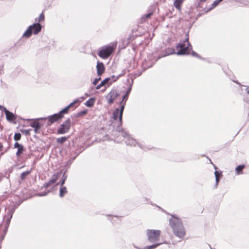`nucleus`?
I'll return each mask as SVG.
<instances>
[{
  "mask_svg": "<svg viewBox=\"0 0 249 249\" xmlns=\"http://www.w3.org/2000/svg\"><path fill=\"white\" fill-rule=\"evenodd\" d=\"M96 68L98 76L101 75L104 72L105 67L103 63L98 61L97 63Z\"/></svg>",
  "mask_w": 249,
  "mask_h": 249,
  "instance_id": "obj_11",
  "label": "nucleus"
},
{
  "mask_svg": "<svg viewBox=\"0 0 249 249\" xmlns=\"http://www.w3.org/2000/svg\"><path fill=\"white\" fill-rule=\"evenodd\" d=\"M12 217V214L10 215V218H11Z\"/></svg>",
  "mask_w": 249,
  "mask_h": 249,
  "instance_id": "obj_46",
  "label": "nucleus"
},
{
  "mask_svg": "<svg viewBox=\"0 0 249 249\" xmlns=\"http://www.w3.org/2000/svg\"><path fill=\"white\" fill-rule=\"evenodd\" d=\"M125 104L121 105L120 108H116L113 111L112 113L111 119L113 121L112 122L113 127L116 126L117 128L116 131L120 132L122 125V116Z\"/></svg>",
  "mask_w": 249,
  "mask_h": 249,
  "instance_id": "obj_1",
  "label": "nucleus"
},
{
  "mask_svg": "<svg viewBox=\"0 0 249 249\" xmlns=\"http://www.w3.org/2000/svg\"><path fill=\"white\" fill-rule=\"evenodd\" d=\"M169 224L176 236L179 238L184 237L185 233V230L180 219L174 215H172L169 220Z\"/></svg>",
  "mask_w": 249,
  "mask_h": 249,
  "instance_id": "obj_2",
  "label": "nucleus"
},
{
  "mask_svg": "<svg viewBox=\"0 0 249 249\" xmlns=\"http://www.w3.org/2000/svg\"><path fill=\"white\" fill-rule=\"evenodd\" d=\"M65 179H66V178H64L63 179V180L62 181L61 183L62 186L64 184L65 181Z\"/></svg>",
  "mask_w": 249,
  "mask_h": 249,
  "instance_id": "obj_44",
  "label": "nucleus"
},
{
  "mask_svg": "<svg viewBox=\"0 0 249 249\" xmlns=\"http://www.w3.org/2000/svg\"><path fill=\"white\" fill-rule=\"evenodd\" d=\"M130 90H131V89H130L129 90H128V91L124 95L123 99H122V101L120 102L121 105L124 104H125V102L127 99V98H128V95H129Z\"/></svg>",
  "mask_w": 249,
  "mask_h": 249,
  "instance_id": "obj_20",
  "label": "nucleus"
},
{
  "mask_svg": "<svg viewBox=\"0 0 249 249\" xmlns=\"http://www.w3.org/2000/svg\"><path fill=\"white\" fill-rule=\"evenodd\" d=\"M0 110L4 112L5 113H6V112L8 111V110L6 109V107H3L1 105H0Z\"/></svg>",
  "mask_w": 249,
  "mask_h": 249,
  "instance_id": "obj_34",
  "label": "nucleus"
},
{
  "mask_svg": "<svg viewBox=\"0 0 249 249\" xmlns=\"http://www.w3.org/2000/svg\"><path fill=\"white\" fill-rule=\"evenodd\" d=\"M86 113H87V111L86 110H83V111L79 112L78 113V116H81V115L86 114Z\"/></svg>",
  "mask_w": 249,
  "mask_h": 249,
  "instance_id": "obj_36",
  "label": "nucleus"
},
{
  "mask_svg": "<svg viewBox=\"0 0 249 249\" xmlns=\"http://www.w3.org/2000/svg\"><path fill=\"white\" fill-rule=\"evenodd\" d=\"M214 175H215V178H216V177H217L218 178L219 176H220L221 175V173H219L218 171H215L214 172Z\"/></svg>",
  "mask_w": 249,
  "mask_h": 249,
  "instance_id": "obj_38",
  "label": "nucleus"
},
{
  "mask_svg": "<svg viewBox=\"0 0 249 249\" xmlns=\"http://www.w3.org/2000/svg\"><path fill=\"white\" fill-rule=\"evenodd\" d=\"M71 125V122L70 119H67L63 124H60L59 128L57 130L58 134H64L69 131Z\"/></svg>",
  "mask_w": 249,
  "mask_h": 249,
  "instance_id": "obj_6",
  "label": "nucleus"
},
{
  "mask_svg": "<svg viewBox=\"0 0 249 249\" xmlns=\"http://www.w3.org/2000/svg\"><path fill=\"white\" fill-rule=\"evenodd\" d=\"M14 148H18V150L16 152V156L17 157H19L25 150V148L23 147V145L18 143V142L15 143L14 145Z\"/></svg>",
  "mask_w": 249,
  "mask_h": 249,
  "instance_id": "obj_10",
  "label": "nucleus"
},
{
  "mask_svg": "<svg viewBox=\"0 0 249 249\" xmlns=\"http://www.w3.org/2000/svg\"><path fill=\"white\" fill-rule=\"evenodd\" d=\"M44 15L43 13H42L39 15L38 19H36L35 21H37L38 22H41L44 20Z\"/></svg>",
  "mask_w": 249,
  "mask_h": 249,
  "instance_id": "obj_27",
  "label": "nucleus"
},
{
  "mask_svg": "<svg viewBox=\"0 0 249 249\" xmlns=\"http://www.w3.org/2000/svg\"><path fill=\"white\" fill-rule=\"evenodd\" d=\"M245 90L248 94H249V86L246 87Z\"/></svg>",
  "mask_w": 249,
  "mask_h": 249,
  "instance_id": "obj_42",
  "label": "nucleus"
},
{
  "mask_svg": "<svg viewBox=\"0 0 249 249\" xmlns=\"http://www.w3.org/2000/svg\"><path fill=\"white\" fill-rule=\"evenodd\" d=\"M58 174H54L52 177L51 179L47 183H46L44 186L45 188H48L52 184L54 183L58 179Z\"/></svg>",
  "mask_w": 249,
  "mask_h": 249,
  "instance_id": "obj_13",
  "label": "nucleus"
},
{
  "mask_svg": "<svg viewBox=\"0 0 249 249\" xmlns=\"http://www.w3.org/2000/svg\"><path fill=\"white\" fill-rule=\"evenodd\" d=\"M79 101L78 99H76L73 101V102L71 103L69 105H68L67 107H69V108L71 107L72 106H73L74 104H76Z\"/></svg>",
  "mask_w": 249,
  "mask_h": 249,
  "instance_id": "obj_30",
  "label": "nucleus"
},
{
  "mask_svg": "<svg viewBox=\"0 0 249 249\" xmlns=\"http://www.w3.org/2000/svg\"><path fill=\"white\" fill-rule=\"evenodd\" d=\"M146 234L148 241L150 242H155L159 240L160 231V230H147Z\"/></svg>",
  "mask_w": 249,
  "mask_h": 249,
  "instance_id": "obj_5",
  "label": "nucleus"
},
{
  "mask_svg": "<svg viewBox=\"0 0 249 249\" xmlns=\"http://www.w3.org/2000/svg\"><path fill=\"white\" fill-rule=\"evenodd\" d=\"M69 109V107H66L64 109L61 110L58 113L60 114L61 115H63V114L67 113Z\"/></svg>",
  "mask_w": 249,
  "mask_h": 249,
  "instance_id": "obj_28",
  "label": "nucleus"
},
{
  "mask_svg": "<svg viewBox=\"0 0 249 249\" xmlns=\"http://www.w3.org/2000/svg\"><path fill=\"white\" fill-rule=\"evenodd\" d=\"M21 138V134L19 133H16L14 135V139L15 141H19Z\"/></svg>",
  "mask_w": 249,
  "mask_h": 249,
  "instance_id": "obj_29",
  "label": "nucleus"
},
{
  "mask_svg": "<svg viewBox=\"0 0 249 249\" xmlns=\"http://www.w3.org/2000/svg\"><path fill=\"white\" fill-rule=\"evenodd\" d=\"M67 140V138L66 137H62L58 138L56 139V142L58 143H63Z\"/></svg>",
  "mask_w": 249,
  "mask_h": 249,
  "instance_id": "obj_25",
  "label": "nucleus"
},
{
  "mask_svg": "<svg viewBox=\"0 0 249 249\" xmlns=\"http://www.w3.org/2000/svg\"><path fill=\"white\" fill-rule=\"evenodd\" d=\"M221 0H215L213 1V3L212 4V6L213 7H215L216 6H217L218 3L221 2Z\"/></svg>",
  "mask_w": 249,
  "mask_h": 249,
  "instance_id": "obj_32",
  "label": "nucleus"
},
{
  "mask_svg": "<svg viewBox=\"0 0 249 249\" xmlns=\"http://www.w3.org/2000/svg\"><path fill=\"white\" fill-rule=\"evenodd\" d=\"M31 173V171H28L26 172H24L22 173L20 175V179L22 180H24L26 177L28 175H29Z\"/></svg>",
  "mask_w": 249,
  "mask_h": 249,
  "instance_id": "obj_23",
  "label": "nucleus"
},
{
  "mask_svg": "<svg viewBox=\"0 0 249 249\" xmlns=\"http://www.w3.org/2000/svg\"><path fill=\"white\" fill-rule=\"evenodd\" d=\"M62 117H63V115H61L60 114H59L58 113L54 114L53 115L49 116L46 118H41L40 119H38V120H39V119H41V120L44 119L45 120V119H48V125H51L53 123L56 122L57 120L62 118Z\"/></svg>",
  "mask_w": 249,
  "mask_h": 249,
  "instance_id": "obj_8",
  "label": "nucleus"
},
{
  "mask_svg": "<svg viewBox=\"0 0 249 249\" xmlns=\"http://www.w3.org/2000/svg\"><path fill=\"white\" fill-rule=\"evenodd\" d=\"M191 55L193 56L199 57L198 54L193 51L191 52Z\"/></svg>",
  "mask_w": 249,
  "mask_h": 249,
  "instance_id": "obj_37",
  "label": "nucleus"
},
{
  "mask_svg": "<svg viewBox=\"0 0 249 249\" xmlns=\"http://www.w3.org/2000/svg\"><path fill=\"white\" fill-rule=\"evenodd\" d=\"M120 135L125 139V142L127 145H135L137 143L136 141L133 138L130 137L126 132H124L123 129H121V132H119Z\"/></svg>",
  "mask_w": 249,
  "mask_h": 249,
  "instance_id": "obj_7",
  "label": "nucleus"
},
{
  "mask_svg": "<svg viewBox=\"0 0 249 249\" xmlns=\"http://www.w3.org/2000/svg\"><path fill=\"white\" fill-rule=\"evenodd\" d=\"M79 101L78 99H76L73 101V102L71 103L69 105H68L67 107H69V108L71 107L72 106H73L74 104H76Z\"/></svg>",
  "mask_w": 249,
  "mask_h": 249,
  "instance_id": "obj_31",
  "label": "nucleus"
},
{
  "mask_svg": "<svg viewBox=\"0 0 249 249\" xmlns=\"http://www.w3.org/2000/svg\"><path fill=\"white\" fill-rule=\"evenodd\" d=\"M245 166L244 165H240L236 168V171L238 175L242 173V170L244 168Z\"/></svg>",
  "mask_w": 249,
  "mask_h": 249,
  "instance_id": "obj_24",
  "label": "nucleus"
},
{
  "mask_svg": "<svg viewBox=\"0 0 249 249\" xmlns=\"http://www.w3.org/2000/svg\"><path fill=\"white\" fill-rule=\"evenodd\" d=\"M48 194V193H39L38 195L39 196H44Z\"/></svg>",
  "mask_w": 249,
  "mask_h": 249,
  "instance_id": "obj_40",
  "label": "nucleus"
},
{
  "mask_svg": "<svg viewBox=\"0 0 249 249\" xmlns=\"http://www.w3.org/2000/svg\"><path fill=\"white\" fill-rule=\"evenodd\" d=\"M219 178L216 177V178H215V181H216V183H215V185L217 186V185H218V182H219Z\"/></svg>",
  "mask_w": 249,
  "mask_h": 249,
  "instance_id": "obj_39",
  "label": "nucleus"
},
{
  "mask_svg": "<svg viewBox=\"0 0 249 249\" xmlns=\"http://www.w3.org/2000/svg\"><path fill=\"white\" fill-rule=\"evenodd\" d=\"M118 96V93L116 90H111L106 96L108 103L110 105L114 101Z\"/></svg>",
  "mask_w": 249,
  "mask_h": 249,
  "instance_id": "obj_9",
  "label": "nucleus"
},
{
  "mask_svg": "<svg viewBox=\"0 0 249 249\" xmlns=\"http://www.w3.org/2000/svg\"><path fill=\"white\" fill-rule=\"evenodd\" d=\"M162 243H158L156 244L152 245L151 246H146L144 247V249H154L157 248L158 246L161 245Z\"/></svg>",
  "mask_w": 249,
  "mask_h": 249,
  "instance_id": "obj_26",
  "label": "nucleus"
},
{
  "mask_svg": "<svg viewBox=\"0 0 249 249\" xmlns=\"http://www.w3.org/2000/svg\"><path fill=\"white\" fill-rule=\"evenodd\" d=\"M30 130H31V129L25 130L24 132H25V134H26V135L29 134Z\"/></svg>",
  "mask_w": 249,
  "mask_h": 249,
  "instance_id": "obj_41",
  "label": "nucleus"
},
{
  "mask_svg": "<svg viewBox=\"0 0 249 249\" xmlns=\"http://www.w3.org/2000/svg\"><path fill=\"white\" fill-rule=\"evenodd\" d=\"M152 14V12L149 13L142 17V19L149 18Z\"/></svg>",
  "mask_w": 249,
  "mask_h": 249,
  "instance_id": "obj_33",
  "label": "nucleus"
},
{
  "mask_svg": "<svg viewBox=\"0 0 249 249\" xmlns=\"http://www.w3.org/2000/svg\"><path fill=\"white\" fill-rule=\"evenodd\" d=\"M67 193V188L66 187H61L60 189L59 196L62 197Z\"/></svg>",
  "mask_w": 249,
  "mask_h": 249,
  "instance_id": "obj_22",
  "label": "nucleus"
},
{
  "mask_svg": "<svg viewBox=\"0 0 249 249\" xmlns=\"http://www.w3.org/2000/svg\"><path fill=\"white\" fill-rule=\"evenodd\" d=\"M110 78H107L105 79H104L103 81L101 82V83L98 85L96 89H100V88L102 86H105L106 84H107V85L109 86L110 84H111V83H108L109 81L110 80Z\"/></svg>",
  "mask_w": 249,
  "mask_h": 249,
  "instance_id": "obj_17",
  "label": "nucleus"
},
{
  "mask_svg": "<svg viewBox=\"0 0 249 249\" xmlns=\"http://www.w3.org/2000/svg\"><path fill=\"white\" fill-rule=\"evenodd\" d=\"M94 103V99L93 98H90L85 102V105L88 107H91L93 106Z\"/></svg>",
  "mask_w": 249,
  "mask_h": 249,
  "instance_id": "obj_21",
  "label": "nucleus"
},
{
  "mask_svg": "<svg viewBox=\"0 0 249 249\" xmlns=\"http://www.w3.org/2000/svg\"><path fill=\"white\" fill-rule=\"evenodd\" d=\"M31 26H32V33L35 35H37L41 31V26L39 23H35Z\"/></svg>",
  "mask_w": 249,
  "mask_h": 249,
  "instance_id": "obj_12",
  "label": "nucleus"
},
{
  "mask_svg": "<svg viewBox=\"0 0 249 249\" xmlns=\"http://www.w3.org/2000/svg\"><path fill=\"white\" fill-rule=\"evenodd\" d=\"M32 34V26L31 25L28 27V29L23 34V36L25 37H29Z\"/></svg>",
  "mask_w": 249,
  "mask_h": 249,
  "instance_id": "obj_19",
  "label": "nucleus"
},
{
  "mask_svg": "<svg viewBox=\"0 0 249 249\" xmlns=\"http://www.w3.org/2000/svg\"><path fill=\"white\" fill-rule=\"evenodd\" d=\"M100 80V77H99L98 78H96L94 80V81H93V84L94 85H96L98 81Z\"/></svg>",
  "mask_w": 249,
  "mask_h": 249,
  "instance_id": "obj_35",
  "label": "nucleus"
},
{
  "mask_svg": "<svg viewBox=\"0 0 249 249\" xmlns=\"http://www.w3.org/2000/svg\"><path fill=\"white\" fill-rule=\"evenodd\" d=\"M188 40V37H187L183 42L179 43L177 46V49L178 50L177 54L185 55L190 53L189 47H191V46Z\"/></svg>",
  "mask_w": 249,
  "mask_h": 249,
  "instance_id": "obj_4",
  "label": "nucleus"
},
{
  "mask_svg": "<svg viewBox=\"0 0 249 249\" xmlns=\"http://www.w3.org/2000/svg\"><path fill=\"white\" fill-rule=\"evenodd\" d=\"M30 126L34 128V132L36 134L38 133L41 125L40 124L37 122H34L30 124Z\"/></svg>",
  "mask_w": 249,
  "mask_h": 249,
  "instance_id": "obj_14",
  "label": "nucleus"
},
{
  "mask_svg": "<svg viewBox=\"0 0 249 249\" xmlns=\"http://www.w3.org/2000/svg\"><path fill=\"white\" fill-rule=\"evenodd\" d=\"M3 145L2 143H0V151L3 148Z\"/></svg>",
  "mask_w": 249,
  "mask_h": 249,
  "instance_id": "obj_43",
  "label": "nucleus"
},
{
  "mask_svg": "<svg viewBox=\"0 0 249 249\" xmlns=\"http://www.w3.org/2000/svg\"><path fill=\"white\" fill-rule=\"evenodd\" d=\"M164 54L162 56H165L170 54H175V50L173 48H168L164 52Z\"/></svg>",
  "mask_w": 249,
  "mask_h": 249,
  "instance_id": "obj_16",
  "label": "nucleus"
},
{
  "mask_svg": "<svg viewBox=\"0 0 249 249\" xmlns=\"http://www.w3.org/2000/svg\"><path fill=\"white\" fill-rule=\"evenodd\" d=\"M4 152L1 153L0 155H2L3 154H4Z\"/></svg>",
  "mask_w": 249,
  "mask_h": 249,
  "instance_id": "obj_45",
  "label": "nucleus"
},
{
  "mask_svg": "<svg viewBox=\"0 0 249 249\" xmlns=\"http://www.w3.org/2000/svg\"><path fill=\"white\" fill-rule=\"evenodd\" d=\"M117 42H115L111 43V45L102 47L98 53V56L103 59H107L115 50Z\"/></svg>",
  "mask_w": 249,
  "mask_h": 249,
  "instance_id": "obj_3",
  "label": "nucleus"
},
{
  "mask_svg": "<svg viewBox=\"0 0 249 249\" xmlns=\"http://www.w3.org/2000/svg\"><path fill=\"white\" fill-rule=\"evenodd\" d=\"M184 0H175L174 1V6L178 10L181 9V5Z\"/></svg>",
  "mask_w": 249,
  "mask_h": 249,
  "instance_id": "obj_18",
  "label": "nucleus"
},
{
  "mask_svg": "<svg viewBox=\"0 0 249 249\" xmlns=\"http://www.w3.org/2000/svg\"><path fill=\"white\" fill-rule=\"evenodd\" d=\"M5 114L6 115V119L8 121H10V122L13 121L15 120H16V117H15L14 114L13 113L10 112L9 111H7Z\"/></svg>",
  "mask_w": 249,
  "mask_h": 249,
  "instance_id": "obj_15",
  "label": "nucleus"
}]
</instances>
